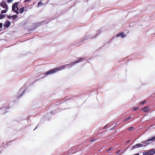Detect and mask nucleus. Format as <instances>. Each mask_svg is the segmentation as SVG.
I'll return each instance as SVG.
<instances>
[{
    "mask_svg": "<svg viewBox=\"0 0 155 155\" xmlns=\"http://www.w3.org/2000/svg\"><path fill=\"white\" fill-rule=\"evenodd\" d=\"M10 26V21H5L3 26L4 29H5L7 28L8 27Z\"/></svg>",
    "mask_w": 155,
    "mask_h": 155,
    "instance_id": "obj_6",
    "label": "nucleus"
},
{
    "mask_svg": "<svg viewBox=\"0 0 155 155\" xmlns=\"http://www.w3.org/2000/svg\"><path fill=\"white\" fill-rule=\"evenodd\" d=\"M7 11V10H2L1 11V13L2 14L5 13Z\"/></svg>",
    "mask_w": 155,
    "mask_h": 155,
    "instance_id": "obj_19",
    "label": "nucleus"
},
{
    "mask_svg": "<svg viewBox=\"0 0 155 155\" xmlns=\"http://www.w3.org/2000/svg\"><path fill=\"white\" fill-rule=\"evenodd\" d=\"M140 147H145V146H146V145H144L143 144H141V143H140Z\"/></svg>",
    "mask_w": 155,
    "mask_h": 155,
    "instance_id": "obj_20",
    "label": "nucleus"
},
{
    "mask_svg": "<svg viewBox=\"0 0 155 155\" xmlns=\"http://www.w3.org/2000/svg\"><path fill=\"white\" fill-rule=\"evenodd\" d=\"M22 88H21L20 89V91H22Z\"/></svg>",
    "mask_w": 155,
    "mask_h": 155,
    "instance_id": "obj_28",
    "label": "nucleus"
},
{
    "mask_svg": "<svg viewBox=\"0 0 155 155\" xmlns=\"http://www.w3.org/2000/svg\"><path fill=\"white\" fill-rule=\"evenodd\" d=\"M43 5V3L41 1H40L38 3V6H41Z\"/></svg>",
    "mask_w": 155,
    "mask_h": 155,
    "instance_id": "obj_13",
    "label": "nucleus"
},
{
    "mask_svg": "<svg viewBox=\"0 0 155 155\" xmlns=\"http://www.w3.org/2000/svg\"><path fill=\"white\" fill-rule=\"evenodd\" d=\"M19 3L18 2H16L14 3L12 6V11H14V12H15L16 13L18 9V5L19 4Z\"/></svg>",
    "mask_w": 155,
    "mask_h": 155,
    "instance_id": "obj_3",
    "label": "nucleus"
},
{
    "mask_svg": "<svg viewBox=\"0 0 155 155\" xmlns=\"http://www.w3.org/2000/svg\"><path fill=\"white\" fill-rule=\"evenodd\" d=\"M17 16L16 15H13L12 16H10V18H12V19L14 20L15 19L17 18Z\"/></svg>",
    "mask_w": 155,
    "mask_h": 155,
    "instance_id": "obj_11",
    "label": "nucleus"
},
{
    "mask_svg": "<svg viewBox=\"0 0 155 155\" xmlns=\"http://www.w3.org/2000/svg\"><path fill=\"white\" fill-rule=\"evenodd\" d=\"M97 140L98 138H95L94 137L90 138L88 139V141H89L91 143Z\"/></svg>",
    "mask_w": 155,
    "mask_h": 155,
    "instance_id": "obj_7",
    "label": "nucleus"
},
{
    "mask_svg": "<svg viewBox=\"0 0 155 155\" xmlns=\"http://www.w3.org/2000/svg\"><path fill=\"white\" fill-rule=\"evenodd\" d=\"M149 141H148V140H145V141H142V143H147V144H149V143H147V142H149Z\"/></svg>",
    "mask_w": 155,
    "mask_h": 155,
    "instance_id": "obj_15",
    "label": "nucleus"
},
{
    "mask_svg": "<svg viewBox=\"0 0 155 155\" xmlns=\"http://www.w3.org/2000/svg\"><path fill=\"white\" fill-rule=\"evenodd\" d=\"M155 153V151L154 149H151L144 152L143 153V155H153Z\"/></svg>",
    "mask_w": 155,
    "mask_h": 155,
    "instance_id": "obj_2",
    "label": "nucleus"
},
{
    "mask_svg": "<svg viewBox=\"0 0 155 155\" xmlns=\"http://www.w3.org/2000/svg\"><path fill=\"white\" fill-rule=\"evenodd\" d=\"M31 1V0H25V1H24V2H30V1Z\"/></svg>",
    "mask_w": 155,
    "mask_h": 155,
    "instance_id": "obj_24",
    "label": "nucleus"
},
{
    "mask_svg": "<svg viewBox=\"0 0 155 155\" xmlns=\"http://www.w3.org/2000/svg\"><path fill=\"white\" fill-rule=\"evenodd\" d=\"M155 136L153 137H151L148 139V141H155Z\"/></svg>",
    "mask_w": 155,
    "mask_h": 155,
    "instance_id": "obj_10",
    "label": "nucleus"
},
{
    "mask_svg": "<svg viewBox=\"0 0 155 155\" xmlns=\"http://www.w3.org/2000/svg\"><path fill=\"white\" fill-rule=\"evenodd\" d=\"M25 91H23V92H22V94L20 95L21 96H22V95L24 93Z\"/></svg>",
    "mask_w": 155,
    "mask_h": 155,
    "instance_id": "obj_27",
    "label": "nucleus"
},
{
    "mask_svg": "<svg viewBox=\"0 0 155 155\" xmlns=\"http://www.w3.org/2000/svg\"><path fill=\"white\" fill-rule=\"evenodd\" d=\"M1 6L5 8V2H2L1 3Z\"/></svg>",
    "mask_w": 155,
    "mask_h": 155,
    "instance_id": "obj_12",
    "label": "nucleus"
},
{
    "mask_svg": "<svg viewBox=\"0 0 155 155\" xmlns=\"http://www.w3.org/2000/svg\"><path fill=\"white\" fill-rule=\"evenodd\" d=\"M134 127H129L128 128H127V129L128 130H129V131H130V130H134Z\"/></svg>",
    "mask_w": 155,
    "mask_h": 155,
    "instance_id": "obj_14",
    "label": "nucleus"
},
{
    "mask_svg": "<svg viewBox=\"0 0 155 155\" xmlns=\"http://www.w3.org/2000/svg\"><path fill=\"white\" fill-rule=\"evenodd\" d=\"M146 102V101L144 100L143 101L141 102L140 104L142 105H143Z\"/></svg>",
    "mask_w": 155,
    "mask_h": 155,
    "instance_id": "obj_18",
    "label": "nucleus"
},
{
    "mask_svg": "<svg viewBox=\"0 0 155 155\" xmlns=\"http://www.w3.org/2000/svg\"><path fill=\"white\" fill-rule=\"evenodd\" d=\"M13 1V0H10V2H12Z\"/></svg>",
    "mask_w": 155,
    "mask_h": 155,
    "instance_id": "obj_32",
    "label": "nucleus"
},
{
    "mask_svg": "<svg viewBox=\"0 0 155 155\" xmlns=\"http://www.w3.org/2000/svg\"><path fill=\"white\" fill-rule=\"evenodd\" d=\"M2 16H0V19L2 18L3 15H2Z\"/></svg>",
    "mask_w": 155,
    "mask_h": 155,
    "instance_id": "obj_26",
    "label": "nucleus"
},
{
    "mask_svg": "<svg viewBox=\"0 0 155 155\" xmlns=\"http://www.w3.org/2000/svg\"><path fill=\"white\" fill-rule=\"evenodd\" d=\"M111 149V148H109V149L107 150H108V151L110 150Z\"/></svg>",
    "mask_w": 155,
    "mask_h": 155,
    "instance_id": "obj_31",
    "label": "nucleus"
},
{
    "mask_svg": "<svg viewBox=\"0 0 155 155\" xmlns=\"http://www.w3.org/2000/svg\"><path fill=\"white\" fill-rule=\"evenodd\" d=\"M131 117V116L129 117H128L127 118H126L124 120V121H126L128 120L129 119H130Z\"/></svg>",
    "mask_w": 155,
    "mask_h": 155,
    "instance_id": "obj_17",
    "label": "nucleus"
},
{
    "mask_svg": "<svg viewBox=\"0 0 155 155\" xmlns=\"http://www.w3.org/2000/svg\"><path fill=\"white\" fill-rule=\"evenodd\" d=\"M25 8V7H22L19 9L18 8V11L16 13L17 14H18L19 13H20L21 14L24 11Z\"/></svg>",
    "mask_w": 155,
    "mask_h": 155,
    "instance_id": "obj_5",
    "label": "nucleus"
},
{
    "mask_svg": "<svg viewBox=\"0 0 155 155\" xmlns=\"http://www.w3.org/2000/svg\"><path fill=\"white\" fill-rule=\"evenodd\" d=\"M7 2H8V3H10V0H7Z\"/></svg>",
    "mask_w": 155,
    "mask_h": 155,
    "instance_id": "obj_29",
    "label": "nucleus"
},
{
    "mask_svg": "<svg viewBox=\"0 0 155 155\" xmlns=\"http://www.w3.org/2000/svg\"><path fill=\"white\" fill-rule=\"evenodd\" d=\"M25 10L24 11L25 12H27L28 11V7L26 8V6H25Z\"/></svg>",
    "mask_w": 155,
    "mask_h": 155,
    "instance_id": "obj_21",
    "label": "nucleus"
},
{
    "mask_svg": "<svg viewBox=\"0 0 155 155\" xmlns=\"http://www.w3.org/2000/svg\"><path fill=\"white\" fill-rule=\"evenodd\" d=\"M3 26V23H0V28H2V27Z\"/></svg>",
    "mask_w": 155,
    "mask_h": 155,
    "instance_id": "obj_23",
    "label": "nucleus"
},
{
    "mask_svg": "<svg viewBox=\"0 0 155 155\" xmlns=\"http://www.w3.org/2000/svg\"><path fill=\"white\" fill-rule=\"evenodd\" d=\"M57 70L55 68L51 69L48 71L47 72L45 73L46 74H52L56 72Z\"/></svg>",
    "mask_w": 155,
    "mask_h": 155,
    "instance_id": "obj_4",
    "label": "nucleus"
},
{
    "mask_svg": "<svg viewBox=\"0 0 155 155\" xmlns=\"http://www.w3.org/2000/svg\"><path fill=\"white\" fill-rule=\"evenodd\" d=\"M83 58H81L80 60H78L76 61H74V62H71L70 64H66L63 65L62 66H59L58 67L56 68L57 71H60L63 69H64L65 68L66 65H70L71 66H72L74 65L76 63H78L80 62L81 61L83 60Z\"/></svg>",
    "mask_w": 155,
    "mask_h": 155,
    "instance_id": "obj_1",
    "label": "nucleus"
},
{
    "mask_svg": "<svg viewBox=\"0 0 155 155\" xmlns=\"http://www.w3.org/2000/svg\"><path fill=\"white\" fill-rule=\"evenodd\" d=\"M148 108V107H144V108H143L142 109V110H144V111L145 112H146L147 111V110H145V109L146 108Z\"/></svg>",
    "mask_w": 155,
    "mask_h": 155,
    "instance_id": "obj_16",
    "label": "nucleus"
},
{
    "mask_svg": "<svg viewBox=\"0 0 155 155\" xmlns=\"http://www.w3.org/2000/svg\"><path fill=\"white\" fill-rule=\"evenodd\" d=\"M140 147V143H137L133 146V149Z\"/></svg>",
    "mask_w": 155,
    "mask_h": 155,
    "instance_id": "obj_9",
    "label": "nucleus"
},
{
    "mask_svg": "<svg viewBox=\"0 0 155 155\" xmlns=\"http://www.w3.org/2000/svg\"><path fill=\"white\" fill-rule=\"evenodd\" d=\"M138 108V107L134 108L133 109V110L134 111L136 110Z\"/></svg>",
    "mask_w": 155,
    "mask_h": 155,
    "instance_id": "obj_22",
    "label": "nucleus"
},
{
    "mask_svg": "<svg viewBox=\"0 0 155 155\" xmlns=\"http://www.w3.org/2000/svg\"><path fill=\"white\" fill-rule=\"evenodd\" d=\"M117 37H120L121 36L122 38H123L125 36V35L124 34V33L122 32L121 33H119L117 35Z\"/></svg>",
    "mask_w": 155,
    "mask_h": 155,
    "instance_id": "obj_8",
    "label": "nucleus"
},
{
    "mask_svg": "<svg viewBox=\"0 0 155 155\" xmlns=\"http://www.w3.org/2000/svg\"><path fill=\"white\" fill-rule=\"evenodd\" d=\"M107 127V125L105 126L104 127H103V129H105Z\"/></svg>",
    "mask_w": 155,
    "mask_h": 155,
    "instance_id": "obj_25",
    "label": "nucleus"
},
{
    "mask_svg": "<svg viewBox=\"0 0 155 155\" xmlns=\"http://www.w3.org/2000/svg\"><path fill=\"white\" fill-rule=\"evenodd\" d=\"M8 18L9 19H10V16H8Z\"/></svg>",
    "mask_w": 155,
    "mask_h": 155,
    "instance_id": "obj_33",
    "label": "nucleus"
},
{
    "mask_svg": "<svg viewBox=\"0 0 155 155\" xmlns=\"http://www.w3.org/2000/svg\"><path fill=\"white\" fill-rule=\"evenodd\" d=\"M134 155H139V154L138 153H137L135 154Z\"/></svg>",
    "mask_w": 155,
    "mask_h": 155,
    "instance_id": "obj_30",
    "label": "nucleus"
}]
</instances>
